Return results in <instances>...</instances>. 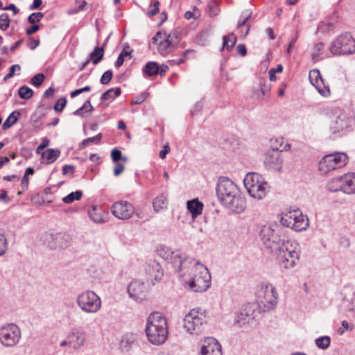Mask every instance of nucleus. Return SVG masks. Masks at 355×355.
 Listing matches in <instances>:
<instances>
[{
    "label": "nucleus",
    "instance_id": "1",
    "mask_svg": "<svg viewBox=\"0 0 355 355\" xmlns=\"http://www.w3.org/2000/svg\"><path fill=\"white\" fill-rule=\"evenodd\" d=\"M159 254L173 266L181 281L193 292L206 291L211 285V275L207 268L200 261L189 257H182L167 248L158 250Z\"/></svg>",
    "mask_w": 355,
    "mask_h": 355
},
{
    "label": "nucleus",
    "instance_id": "2",
    "mask_svg": "<svg viewBox=\"0 0 355 355\" xmlns=\"http://www.w3.org/2000/svg\"><path fill=\"white\" fill-rule=\"evenodd\" d=\"M216 195L221 204L232 212L239 214L245 208V201L239 187L227 177H220L216 185Z\"/></svg>",
    "mask_w": 355,
    "mask_h": 355
},
{
    "label": "nucleus",
    "instance_id": "3",
    "mask_svg": "<svg viewBox=\"0 0 355 355\" xmlns=\"http://www.w3.org/2000/svg\"><path fill=\"white\" fill-rule=\"evenodd\" d=\"M145 331L150 343L154 345H162L168 334L166 318L159 312L151 313L147 318Z\"/></svg>",
    "mask_w": 355,
    "mask_h": 355
},
{
    "label": "nucleus",
    "instance_id": "4",
    "mask_svg": "<svg viewBox=\"0 0 355 355\" xmlns=\"http://www.w3.org/2000/svg\"><path fill=\"white\" fill-rule=\"evenodd\" d=\"M354 119L347 112L340 109L332 111L329 130L333 139L342 137L352 131L354 126Z\"/></svg>",
    "mask_w": 355,
    "mask_h": 355
},
{
    "label": "nucleus",
    "instance_id": "5",
    "mask_svg": "<svg viewBox=\"0 0 355 355\" xmlns=\"http://www.w3.org/2000/svg\"><path fill=\"white\" fill-rule=\"evenodd\" d=\"M282 228L277 224L263 225L259 232L260 239L264 246L271 252L277 250L288 240Z\"/></svg>",
    "mask_w": 355,
    "mask_h": 355
},
{
    "label": "nucleus",
    "instance_id": "6",
    "mask_svg": "<svg viewBox=\"0 0 355 355\" xmlns=\"http://www.w3.org/2000/svg\"><path fill=\"white\" fill-rule=\"evenodd\" d=\"M275 253L284 268L292 269L300 260V247L297 243L287 240Z\"/></svg>",
    "mask_w": 355,
    "mask_h": 355
},
{
    "label": "nucleus",
    "instance_id": "7",
    "mask_svg": "<svg viewBox=\"0 0 355 355\" xmlns=\"http://www.w3.org/2000/svg\"><path fill=\"white\" fill-rule=\"evenodd\" d=\"M243 184L250 196L256 199L263 198L270 188L262 175L254 172L246 174Z\"/></svg>",
    "mask_w": 355,
    "mask_h": 355
},
{
    "label": "nucleus",
    "instance_id": "8",
    "mask_svg": "<svg viewBox=\"0 0 355 355\" xmlns=\"http://www.w3.org/2000/svg\"><path fill=\"white\" fill-rule=\"evenodd\" d=\"M206 323L205 312L200 309H193L185 315L183 327L189 334L198 336L203 333Z\"/></svg>",
    "mask_w": 355,
    "mask_h": 355
},
{
    "label": "nucleus",
    "instance_id": "9",
    "mask_svg": "<svg viewBox=\"0 0 355 355\" xmlns=\"http://www.w3.org/2000/svg\"><path fill=\"white\" fill-rule=\"evenodd\" d=\"M333 55H349L355 52V40L349 33L340 34L329 45Z\"/></svg>",
    "mask_w": 355,
    "mask_h": 355
},
{
    "label": "nucleus",
    "instance_id": "10",
    "mask_svg": "<svg viewBox=\"0 0 355 355\" xmlns=\"http://www.w3.org/2000/svg\"><path fill=\"white\" fill-rule=\"evenodd\" d=\"M348 156L345 153L336 152L324 156L318 164L319 171L327 173L345 166L347 163Z\"/></svg>",
    "mask_w": 355,
    "mask_h": 355
},
{
    "label": "nucleus",
    "instance_id": "11",
    "mask_svg": "<svg viewBox=\"0 0 355 355\" xmlns=\"http://www.w3.org/2000/svg\"><path fill=\"white\" fill-rule=\"evenodd\" d=\"M77 304L83 311L95 313L101 307V300L94 291H86L78 295Z\"/></svg>",
    "mask_w": 355,
    "mask_h": 355
},
{
    "label": "nucleus",
    "instance_id": "12",
    "mask_svg": "<svg viewBox=\"0 0 355 355\" xmlns=\"http://www.w3.org/2000/svg\"><path fill=\"white\" fill-rule=\"evenodd\" d=\"M21 337V330L15 323L6 324L0 327V343L6 347L17 345Z\"/></svg>",
    "mask_w": 355,
    "mask_h": 355
},
{
    "label": "nucleus",
    "instance_id": "13",
    "mask_svg": "<svg viewBox=\"0 0 355 355\" xmlns=\"http://www.w3.org/2000/svg\"><path fill=\"white\" fill-rule=\"evenodd\" d=\"M277 293L272 284L262 286L257 292V299L266 309H272L277 303Z\"/></svg>",
    "mask_w": 355,
    "mask_h": 355
},
{
    "label": "nucleus",
    "instance_id": "14",
    "mask_svg": "<svg viewBox=\"0 0 355 355\" xmlns=\"http://www.w3.org/2000/svg\"><path fill=\"white\" fill-rule=\"evenodd\" d=\"M257 306L254 304H248L242 308L239 313L236 314L234 323L239 327L253 322L255 318Z\"/></svg>",
    "mask_w": 355,
    "mask_h": 355
},
{
    "label": "nucleus",
    "instance_id": "15",
    "mask_svg": "<svg viewBox=\"0 0 355 355\" xmlns=\"http://www.w3.org/2000/svg\"><path fill=\"white\" fill-rule=\"evenodd\" d=\"M283 158L282 152L272 148L266 153L264 166L269 171H280L282 168Z\"/></svg>",
    "mask_w": 355,
    "mask_h": 355
},
{
    "label": "nucleus",
    "instance_id": "16",
    "mask_svg": "<svg viewBox=\"0 0 355 355\" xmlns=\"http://www.w3.org/2000/svg\"><path fill=\"white\" fill-rule=\"evenodd\" d=\"M112 214L117 218L126 220L135 213L133 205L125 200H120L114 203L111 207Z\"/></svg>",
    "mask_w": 355,
    "mask_h": 355
},
{
    "label": "nucleus",
    "instance_id": "17",
    "mask_svg": "<svg viewBox=\"0 0 355 355\" xmlns=\"http://www.w3.org/2000/svg\"><path fill=\"white\" fill-rule=\"evenodd\" d=\"M46 241L51 249L64 248L69 245L70 237L64 232H52L46 235Z\"/></svg>",
    "mask_w": 355,
    "mask_h": 355
},
{
    "label": "nucleus",
    "instance_id": "18",
    "mask_svg": "<svg viewBox=\"0 0 355 355\" xmlns=\"http://www.w3.org/2000/svg\"><path fill=\"white\" fill-rule=\"evenodd\" d=\"M199 355H223L222 347L216 339L207 337L202 342Z\"/></svg>",
    "mask_w": 355,
    "mask_h": 355
},
{
    "label": "nucleus",
    "instance_id": "19",
    "mask_svg": "<svg viewBox=\"0 0 355 355\" xmlns=\"http://www.w3.org/2000/svg\"><path fill=\"white\" fill-rule=\"evenodd\" d=\"M145 270L148 281H151L153 284H155L153 282V280L159 282L164 276L163 269L160 264L156 261H150L147 264Z\"/></svg>",
    "mask_w": 355,
    "mask_h": 355
},
{
    "label": "nucleus",
    "instance_id": "20",
    "mask_svg": "<svg viewBox=\"0 0 355 355\" xmlns=\"http://www.w3.org/2000/svg\"><path fill=\"white\" fill-rule=\"evenodd\" d=\"M147 291L144 282L135 279L128 287V292L131 298L135 300L141 299Z\"/></svg>",
    "mask_w": 355,
    "mask_h": 355
},
{
    "label": "nucleus",
    "instance_id": "21",
    "mask_svg": "<svg viewBox=\"0 0 355 355\" xmlns=\"http://www.w3.org/2000/svg\"><path fill=\"white\" fill-rule=\"evenodd\" d=\"M343 192L351 195L355 193V173H347L341 175Z\"/></svg>",
    "mask_w": 355,
    "mask_h": 355
},
{
    "label": "nucleus",
    "instance_id": "22",
    "mask_svg": "<svg viewBox=\"0 0 355 355\" xmlns=\"http://www.w3.org/2000/svg\"><path fill=\"white\" fill-rule=\"evenodd\" d=\"M296 218H294L293 223L294 230L300 232L306 230L309 227V219L306 216L304 215L300 209H295Z\"/></svg>",
    "mask_w": 355,
    "mask_h": 355
},
{
    "label": "nucleus",
    "instance_id": "23",
    "mask_svg": "<svg viewBox=\"0 0 355 355\" xmlns=\"http://www.w3.org/2000/svg\"><path fill=\"white\" fill-rule=\"evenodd\" d=\"M187 207L191 214L192 218H195L202 214L204 205L198 198H195L187 201Z\"/></svg>",
    "mask_w": 355,
    "mask_h": 355
},
{
    "label": "nucleus",
    "instance_id": "24",
    "mask_svg": "<svg viewBox=\"0 0 355 355\" xmlns=\"http://www.w3.org/2000/svg\"><path fill=\"white\" fill-rule=\"evenodd\" d=\"M60 150L58 149L49 148L42 154L43 162L50 164L54 162L60 155Z\"/></svg>",
    "mask_w": 355,
    "mask_h": 355
},
{
    "label": "nucleus",
    "instance_id": "25",
    "mask_svg": "<svg viewBox=\"0 0 355 355\" xmlns=\"http://www.w3.org/2000/svg\"><path fill=\"white\" fill-rule=\"evenodd\" d=\"M88 215L89 218L95 223L101 224L105 222L101 208L97 206H92L89 208L88 210Z\"/></svg>",
    "mask_w": 355,
    "mask_h": 355
},
{
    "label": "nucleus",
    "instance_id": "26",
    "mask_svg": "<svg viewBox=\"0 0 355 355\" xmlns=\"http://www.w3.org/2000/svg\"><path fill=\"white\" fill-rule=\"evenodd\" d=\"M296 214L295 213V210L289 211L285 214H282L280 222L282 225L286 227H289L292 230H294L293 223L294 218H296Z\"/></svg>",
    "mask_w": 355,
    "mask_h": 355
},
{
    "label": "nucleus",
    "instance_id": "27",
    "mask_svg": "<svg viewBox=\"0 0 355 355\" xmlns=\"http://www.w3.org/2000/svg\"><path fill=\"white\" fill-rule=\"evenodd\" d=\"M68 340L69 344L75 349H79L85 343V338L78 335V332H71L68 335Z\"/></svg>",
    "mask_w": 355,
    "mask_h": 355
},
{
    "label": "nucleus",
    "instance_id": "28",
    "mask_svg": "<svg viewBox=\"0 0 355 355\" xmlns=\"http://www.w3.org/2000/svg\"><path fill=\"white\" fill-rule=\"evenodd\" d=\"M342 188L341 176L329 180L326 184V189L331 192H343Z\"/></svg>",
    "mask_w": 355,
    "mask_h": 355
},
{
    "label": "nucleus",
    "instance_id": "29",
    "mask_svg": "<svg viewBox=\"0 0 355 355\" xmlns=\"http://www.w3.org/2000/svg\"><path fill=\"white\" fill-rule=\"evenodd\" d=\"M104 55V47L96 46L94 51L89 55L88 59L93 62L94 64H97L100 62Z\"/></svg>",
    "mask_w": 355,
    "mask_h": 355
},
{
    "label": "nucleus",
    "instance_id": "30",
    "mask_svg": "<svg viewBox=\"0 0 355 355\" xmlns=\"http://www.w3.org/2000/svg\"><path fill=\"white\" fill-rule=\"evenodd\" d=\"M167 196L162 193L157 196L153 201V207L156 212H159L166 207Z\"/></svg>",
    "mask_w": 355,
    "mask_h": 355
},
{
    "label": "nucleus",
    "instance_id": "31",
    "mask_svg": "<svg viewBox=\"0 0 355 355\" xmlns=\"http://www.w3.org/2000/svg\"><path fill=\"white\" fill-rule=\"evenodd\" d=\"M142 71L146 76H154L159 73V65L155 62H148L144 67Z\"/></svg>",
    "mask_w": 355,
    "mask_h": 355
},
{
    "label": "nucleus",
    "instance_id": "32",
    "mask_svg": "<svg viewBox=\"0 0 355 355\" xmlns=\"http://www.w3.org/2000/svg\"><path fill=\"white\" fill-rule=\"evenodd\" d=\"M20 116V112L18 110H15L10 114L6 121L2 125L3 130H7L16 123Z\"/></svg>",
    "mask_w": 355,
    "mask_h": 355
},
{
    "label": "nucleus",
    "instance_id": "33",
    "mask_svg": "<svg viewBox=\"0 0 355 355\" xmlns=\"http://www.w3.org/2000/svg\"><path fill=\"white\" fill-rule=\"evenodd\" d=\"M271 86L268 83L266 78H261L259 83L258 91L259 93H257V98H262L268 96L270 91Z\"/></svg>",
    "mask_w": 355,
    "mask_h": 355
},
{
    "label": "nucleus",
    "instance_id": "34",
    "mask_svg": "<svg viewBox=\"0 0 355 355\" xmlns=\"http://www.w3.org/2000/svg\"><path fill=\"white\" fill-rule=\"evenodd\" d=\"M223 43L221 50L223 51L226 48L228 51H230L236 42V37L234 33H230L227 35H224L223 37Z\"/></svg>",
    "mask_w": 355,
    "mask_h": 355
},
{
    "label": "nucleus",
    "instance_id": "35",
    "mask_svg": "<svg viewBox=\"0 0 355 355\" xmlns=\"http://www.w3.org/2000/svg\"><path fill=\"white\" fill-rule=\"evenodd\" d=\"M121 93V90L120 87L110 88L102 94L101 100H114L116 97L119 96Z\"/></svg>",
    "mask_w": 355,
    "mask_h": 355
},
{
    "label": "nucleus",
    "instance_id": "36",
    "mask_svg": "<svg viewBox=\"0 0 355 355\" xmlns=\"http://www.w3.org/2000/svg\"><path fill=\"white\" fill-rule=\"evenodd\" d=\"M102 134L98 133L97 135L93 137H88L87 139H85L83 140L81 143L79 144V149H84L87 146L94 143L96 144H100L101 139H102Z\"/></svg>",
    "mask_w": 355,
    "mask_h": 355
},
{
    "label": "nucleus",
    "instance_id": "37",
    "mask_svg": "<svg viewBox=\"0 0 355 355\" xmlns=\"http://www.w3.org/2000/svg\"><path fill=\"white\" fill-rule=\"evenodd\" d=\"M250 17H251V12H250L249 10H245L241 15V18H242L243 19L239 20L238 22V24H237L238 28H241L243 26H246V27H247L246 31L244 33L243 37H246L249 33L250 26L249 24H247L246 22Z\"/></svg>",
    "mask_w": 355,
    "mask_h": 355
},
{
    "label": "nucleus",
    "instance_id": "38",
    "mask_svg": "<svg viewBox=\"0 0 355 355\" xmlns=\"http://www.w3.org/2000/svg\"><path fill=\"white\" fill-rule=\"evenodd\" d=\"M309 78L311 83L314 86L318 83L322 84V78L318 69H312L309 71Z\"/></svg>",
    "mask_w": 355,
    "mask_h": 355
},
{
    "label": "nucleus",
    "instance_id": "39",
    "mask_svg": "<svg viewBox=\"0 0 355 355\" xmlns=\"http://www.w3.org/2000/svg\"><path fill=\"white\" fill-rule=\"evenodd\" d=\"M207 12L210 17H215L218 15L220 8L218 2L216 0H210L207 4Z\"/></svg>",
    "mask_w": 355,
    "mask_h": 355
},
{
    "label": "nucleus",
    "instance_id": "40",
    "mask_svg": "<svg viewBox=\"0 0 355 355\" xmlns=\"http://www.w3.org/2000/svg\"><path fill=\"white\" fill-rule=\"evenodd\" d=\"M315 343L318 348L327 349L330 345L331 338L328 336H320L315 339Z\"/></svg>",
    "mask_w": 355,
    "mask_h": 355
},
{
    "label": "nucleus",
    "instance_id": "41",
    "mask_svg": "<svg viewBox=\"0 0 355 355\" xmlns=\"http://www.w3.org/2000/svg\"><path fill=\"white\" fill-rule=\"evenodd\" d=\"M83 196V192L81 191H76L71 192L62 198V200L66 204L72 203L74 200H79Z\"/></svg>",
    "mask_w": 355,
    "mask_h": 355
},
{
    "label": "nucleus",
    "instance_id": "42",
    "mask_svg": "<svg viewBox=\"0 0 355 355\" xmlns=\"http://www.w3.org/2000/svg\"><path fill=\"white\" fill-rule=\"evenodd\" d=\"M18 94L21 98L29 99L33 96V91L28 86L24 85L19 87L18 90Z\"/></svg>",
    "mask_w": 355,
    "mask_h": 355
},
{
    "label": "nucleus",
    "instance_id": "43",
    "mask_svg": "<svg viewBox=\"0 0 355 355\" xmlns=\"http://www.w3.org/2000/svg\"><path fill=\"white\" fill-rule=\"evenodd\" d=\"M324 48V44L322 42H318L314 46V51L313 52L311 57L314 62H318L321 60L322 51Z\"/></svg>",
    "mask_w": 355,
    "mask_h": 355
},
{
    "label": "nucleus",
    "instance_id": "44",
    "mask_svg": "<svg viewBox=\"0 0 355 355\" xmlns=\"http://www.w3.org/2000/svg\"><path fill=\"white\" fill-rule=\"evenodd\" d=\"M157 45H159L158 51L162 55H166L168 54L174 48L166 40L162 41V42L159 43Z\"/></svg>",
    "mask_w": 355,
    "mask_h": 355
},
{
    "label": "nucleus",
    "instance_id": "45",
    "mask_svg": "<svg viewBox=\"0 0 355 355\" xmlns=\"http://www.w3.org/2000/svg\"><path fill=\"white\" fill-rule=\"evenodd\" d=\"M314 87L318 90V93L324 96L327 97L330 95V89L329 87L326 85L324 83V80H322V84L318 83V85H315Z\"/></svg>",
    "mask_w": 355,
    "mask_h": 355
},
{
    "label": "nucleus",
    "instance_id": "46",
    "mask_svg": "<svg viewBox=\"0 0 355 355\" xmlns=\"http://www.w3.org/2000/svg\"><path fill=\"white\" fill-rule=\"evenodd\" d=\"M159 5L160 3L159 1H155L153 3H150L146 15L150 17L156 15L159 11Z\"/></svg>",
    "mask_w": 355,
    "mask_h": 355
},
{
    "label": "nucleus",
    "instance_id": "47",
    "mask_svg": "<svg viewBox=\"0 0 355 355\" xmlns=\"http://www.w3.org/2000/svg\"><path fill=\"white\" fill-rule=\"evenodd\" d=\"M10 19L7 13L0 15V29L5 31L10 26Z\"/></svg>",
    "mask_w": 355,
    "mask_h": 355
},
{
    "label": "nucleus",
    "instance_id": "48",
    "mask_svg": "<svg viewBox=\"0 0 355 355\" xmlns=\"http://www.w3.org/2000/svg\"><path fill=\"white\" fill-rule=\"evenodd\" d=\"M8 250V240L3 234L0 233V257L3 256Z\"/></svg>",
    "mask_w": 355,
    "mask_h": 355
},
{
    "label": "nucleus",
    "instance_id": "49",
    "mask_svg": "<svg viewBox=\"0 0 355 355\" xmlns=\"http://www.w3.org/2000/svg\"><path fill=\"white\" fill-rule=\"evenodd\" d=\"M45 76L43 73L35 75L31 80V84L35 87H40L44 81Z\"/></svg>",
    "mask_w": 355,
    "mask_h": 355
},
{
    "label": "nucleus",
    "instance_id": "50",
    "mask_svg": "<svg viewBox=\"0 0 355 355\" xmlns=\"http://www.w3.org/2000/svg\"><path fill=\"white\" fill-rule=\"evenodd\" d=\"M87 105H89V112H91L93 110V106L92 105L90 101L87 100L85 102V103L83 104V105L81 107L78 108L73 112V114L76 115V116H80L84 117L85 116L84 110H85V109H87Z\"/></svg>",
    "mask_w": 355,
    "mask_h": 355
},
{
    "label": "nucleus",
    "instance_id": "51",
    "mask_svg": "<svg viewBox=\"0 0 355 355\" xmlns=\"http://www.w3.org/2000/svg\"><path fill=\"white\" fill-rule=\"evenodd\" d=\"M43 17L44 14L42 12H33L28 16V21L30 24H35L36 22H39Z\"/></svg>",
    "mask_w": 355,
    "mask_h": 355
},
{
    "label": "nucleus",
    "instance_id": "52",
    "mask_svg": "<svg viewBox=\"0 0 355 355\" xmlns=\"http://www.w3.org/2000/svg\"><path fill=\"white\" fill-rule=\"evenodd\" d=\"M67 104V99L64 97L60 98L53 106L55 112H61Z\"/></svg>",
    "mask_w": 355,
    "mask_h": 355
},
{
    "label": "nucleus",
    "instance_id": "53",
    "mask_svg": "<svg viewBox=\"0 0 355 355\" xmlns=\"http://www.w3.org/2000/svg\"><path fill=\"white\" fill-rule=\"evenodd\" d=\"M166 37L167 35L165 32L159 31L153 37V42L154 44H158L159 43H161L162 41L166 40Z\"/></svg>",
    "mask_w": 355,
    "mask_h": 355
},
{
    "label": "nucleus",
    "instance_id": "54",
    "mask_svg": "<svg viewBox=\"0 0 355 355\" xmlns=\"http://www.w3.org/2000/svg\"><path fill=\"white\" fill-rule=\"evenodd\" d=\"M18 71L21 70V67L19 64H13L9 69V72L4 76L3 80L7 81L8 79L11 78L15 75V70Z\"/></svg>",
    "mask_w": 355,
    "mask_h": 355
},
{
    "label": "nucleus",
    "instance_id": "55",
    "mask_svg": "<svg viewBox=\"0 0 355 355\" xmlns=\"http://www.w3.org/2000/svg\"><path fill=\"white\" fill-rule=\"evenodd\" d=\"M166 40L173 47L177 46L179 43V38L175 33H171L167 35Z\"/></svg>",
    "mask_w": 355,
    "mask_h": 355
},
{
    "label": "nucleus",
    "instance_id": "56",
    "mask_svg": "<svg viewBox=\"0 0 355 355\" xmlns=\"http://www.w3.org/2000/svg\"><path fill=\"white\" fill-rule=\"evenodd\" d=\"M112 78V71L111 70H107L103 73L101 78V83L103 85L108 84Z\"/></svg>",
    "mask_w": 355,
    "mask_h": 355
},
{
    "label": "nucleus",
    "instance_id": "57",
    "mask_svg": "<svg viewBox=\"0 0 355 355\" xmlns=\"http://www.w3.org/2000/svg\"><path fill=\"white\" fill-rule=\"evenodd\" d=\"M196 42L200 45H206L208 42L207 35L206 33H200L196 38Z\"/></svg>",
    "mask_w": 355,
    "mask_h": 355
},
{
    "label": "nucleus",
    "instance_id": "58",
    "mask_svg": "<svg viewBox=\"0 0 355 355\" xmlns=\"http://www.w3.org/2000/svg\"><path fill=\"white\" fill-rule=\"evenodd\" d=\"M347 311L352 317L355 318V292L354 293L351 298V300L347 307Z\"/></svg>",
    "mask_w": 355,
    "mask_h": 355
},
{
    "label": "nucleus",
    "instance_id": "59",
    "mask_svg": "<svg viewBox=\"0 0 355 355\" xmlns=\"http://www.w3.org/2000/svg\"><path fill=\"white\" fill-rule=\"evenodd\" d=\"M111 157L114 162H118L122 158L121 151L117 148H114L112 150Z\"/></svg>",
    "mask_w": 355,
    "mask_h": 355
},
{
    "label": "nucleus",
    "instance_id": "60",
    "mask_svg": "<svg viewBox=\"0 0 355 355\" xmlns=\"http://www.w3.org/2000/svg\"><path fill=\"white\" fill-rule=\"evenodd\" d=\"M90 90H91L90 86H85L83 88L77 89L73 91L72 92H71L70 96L71 98H73L83 92H89Z\"/></svg>",
    "mask_w": 355,
    "mask_h": 355
},
{
    "label": "nucleus",
    "instance_id": "61",
    "mask_svg": "<svg viewBox=\"0 0 355 355\" xmlns=\"http://www.w3.org/2000/svg\"><path fill=\"white\" fill-rule=\"evenodd\" d=\"M75 172V166L73 165H64L62 167V174L64 175H73Z\"/></svg>",
    "mask_w": 355,
    "mask_h": 355
},
{
    "label": "nucleus",
    "instance_id": "62",
    "mask_svg": "<svg viewBox=\"0 0 355 355\" xmlns=\"http://www.w3.org/2000/svg\"><path fill=\"white\" fill-rule=\"evenodd\" d=\"M114 167V174L115 176L119 175L124 170V165L121 163L115 162Z\"/></svg>",
    "mask_w": 355,
    "mask_h": 355
},
{
    "label": "nucleus",
    "instance_id": "63",
    "mask_svg": "<svg viewBox=\"0 0 355 355\" xmlns=\"http://www.w3.org/2000/svg\"><path fill=\"white\" fill-rule=\"evenodd\" d=\"M40 44V40L33 39V37H31L29 39V41L28 42V46L31 49L33 50L35 48H37Z\"/></svg>",
    "mask_w": 355,
    "mask_h": 355
},
{
    "label": "nucleus",
    "instance_id": "64",
    "mask_svg": "<svg viewBox=\"0 0 355 355\" xmlns=\"http://www.w3.org/2000/svg\"><path fill=\"white\" fill-rule=\"evenodd\" d=\"M49 144V140L47 137H44L42 139V143L37 148L36 152L39 153L40 150H43L46 148Z\"/></svg>",
    "mask_w": 355,
    "mask_h": 355
}]
</instances>
